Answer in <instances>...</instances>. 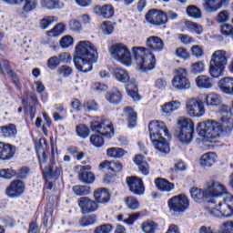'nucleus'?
I'll return each instance as SVG.
<instances>
[{"label": "nucleus", "mask_w": 233, "mask_h": 233, "mask_svg": "<svg viewBox=\"0 0 233 233\" xmlns=\"http://www.w3.org/2000/svg\"><path fill=\"white\" fill-rule=\"evenodd\" d=\"M190 194L194 201H201L203 198H213L205 207L206 212L213 218H232L233 196L228 193L227 187L219 181H208L204 190L192 187Z\"/></svg>", "instance_id": "obj_1"}, {"label": "nucleus", "mask_w": 233, "mask_h": 233, "mask_svg": "<svg viewBox=\"0 0 233 233\" xmlns=\"http://www.w3.org/2000/svg\"><path fill=\"white\" fill-rule=\"evenodd\" d=\"M146 46H134L131 49L132 56L137 63V69L139 72H150L156 68V56L150 53L163 52L165 42L159 36H149L146 41Z\"/></svg>", "instance_id": "obj_2"}, {"label": "nucleus", "mask_w": 233, "mask_h": 233, "mask_svg": "<svg viewBox=\"0 0 233 233\" xmlns=\"http://www.w3.org/2000/svg\"><path fill=\"white\" fill-rule=\"evenodd\" d=\"M74 64L79 72H90L97 61V47L88 40L78 42L75 47Z\"/></svg>", "instance_id": "obj_3"}, {"label": "nucleus", "mask_w": 233, "mask_h": 233, "mask_svg": "<svg viewBox=\"0 0 233 233\" xmlns=\"http://www.w3.org/2000/svg\"><path fill=\"white\" fill-rule=\"evenodd\" d=\"M148 130L151 142L156 150H158V152H163L164 154H168V152H170V146L162 135L163 132L164 136L170 137L167 125H165L162 121H154L149 123Z\"/></svg>", "instance_id": "obj_4"}, {"label": "nucleus", "mask_w": 233, "mask_h": 233, "mask_svg": "<svg viewBox=\"0 0 233 233\" xmlns=\"http://www.w3.org/2000/svg\"><path fill=\"white\" fill-rule=\"evenodd\" d=\"M90 128L92 132H97V134L102 135L95 134L90 137L91 145L96 148H101L105 145L103 136H107L108 137L114 136V127H112V122L109 120H93L90 124Z\"/></svg>", "instance_id": "obj_5"}, {"label": "nucleus", "mask_w": 233, "mask_h": 233, "mask_svg": "<svg viewBox=\"0 0 233 233\" xmlns=\"http://www.w3.org/2000/svg\"><path fill=\"white\" fill-rule=\"evenodd\" d=\"M197 132L200 137L212 143L213 139H218L223 130V123L219 124L215 120L199 122L197 126Z\"/></svg>", "instance_id": "obj_6"}, {"label": "nucleus", "mask_w": 233, "mask_h": 233, "mask_svg": "<svg viewBox=\"0 0 233 233\" xmlns=\"http://www.w3.org/2000/svg\"><path fill=\"white\" fill-rule=\"evenodd\" d=\"M228 63V55L225 50L215 51L209 62V75L218 79L225 74V66Z\"/></svg>", "instance_id": "obj_7"}, {"label": "nucleus", "mask_w": 233, "mask_h": 233, "mask_svg": "<svg viewBox=\"0 0 233 233\" xmlns=\"http://www.w3.org/2000/svg\"><path fill=\"white\" fill-rule=\"evenodd\" d=\"M175 136L180 143H185L186 145L191 143L192 137H194V121L188 117L178 118Z\"/></svg>", "instance_id": "obj_8"}, {"label": "nucleus", "mask_w": 233, "mask_h": 233, "mask_svg": "<svg viewBox=\"0 0 233 233\" xmlns=\"http://www.w3.org/2000/svg\"><path fill=\"white\" fill-rule=\"evenodd\" d=\"M109 55L116 61H119L122 65L126 66H130L132 65V54L128 46L123 43H116L109 46Z\"/></svg>", "instance_id": "obj_9"}, {"label": "nucleus", "mask_w": 233, "mask_h": 233, "mask_svg": "<svg viewBox=\"0 0 233 233\" xmlns=\"http://www.w3.org/2000/svg\"><path fill=\"white\" fill-rule=\"evenodd\" d=\"M171 83L176 90H190L191 84L188 78V71L183 67L176 69Z\"/></svg>", "instance_id": "obj_10"}, {"label": "nucleus", "mask_w": 233, "mask_h": 233, "mask_svg": "<svg viewBox=\"0 0 233 233\" xmlns=\"http://www.w3.org/2000/svg\"><path fill=\"white\" fill-rule=\"evenodd\" d=\"M186 112L190 117H203L205 116V105L203 100L192 97L186 102Z\"/></svg>", "instance_id": "obj_11"}, {"label": "nucleus", "mask_w": 233, "mask_h": 233, "mask_svg": "<svg viewBox=\"0 0 233 233\" xmlns=\"http://www.w3.org/2000/svg\"><path fill=\"white\" fill-rule=\"evenodd\" d=\"M167 205L170 212L179 214L181 212H185V210L190 207V202L188 201V198L187 196L180 194L171 198L168 200Z\"/></svg>", "instance_id": "obj_12"}, {"label": "nucleus", "mask_w": 233, "mask_h": 233, "mask_svg": "<svg viewBox=\"0 0 233 233\" xmlns=\"http://www.w3.org/2000/svg\"><path fill=\"white\" fill-rule=\"evenodd\" d=\"M220 113L222 114L220 121L222 123L224 134H230L233 130V118L230 108L228 106L223 105L220 107Z\"/></svg>", "instance_id": "obj_13"}, {"label": "nucleus", "mask_w": 233, "mask_h": 233, "mask_svg": "<svg viewBox=\"0 0 233 233\" xmlns=\"http://www.w3.org/2000/svg\"><path fill=\"white\" fill-rule=\"evenodd\" d=\"M61 176V167L56 166V162H52L48 167L44 170V177L46 179V187L52 189V182L50 179H57Z\"/></svg>", "instance_id": "obj_14"}, {"label": "nucleus", "mask_w": 233, "mask_h": 233, "mask_svg": "<svg viewBox=\"0 0 233 233\" xmlns=\"http://www.w3.org/2000/svg\"><path fill=\"white\" fill-rule=\"evenodd\" d=\"M77 203L82 214H92V212H96L99 208L97 202L88 197L78 198Z\"/></svg>", "instance_id": "obj_15"}, {"label": "nucleus", "mask_w": 233, "mask_h": 233, "mask_svg": "<svg viewBox=\"0 0 233 233\" xmlns=\"http://www.w3.org/2000/svg\"><path fill=\"white\" fill-rule=\"evenodd\" d=\"M127 183L128 185L130 192H132L136 196H143L145 192L143 179L137 177H127Z\"/></svg>", "instance_id": "obj_16"}, {"label": "nucleus", "mask_w": 233, "mask_h": 233, "mask_svg": "<svg viewBox=\"0 0 233 233\" xmlns=\"http://www.w3.org/2000/svg\"><path fill=\"white\" fill-rule=\"evenodd\" d=\"M76 170H79L78 178L82 183H86V185H92L94 181H96V177L94 173L86 170H92V166H76Z\"/></svg>", "instance_id": "obj_17"}, {"label": "nucleus", "mask_w": 233, "mask_h": 233, "mask_svg": "<svg viewBox=\"0 0 233 233\" xmlns=\"http://www.w3.org/2000/svg\"><path fill=\"white\" fill-rule=\"evenodd\" d=\"M203 7L206 12L212 14L221 10L224 6H227L230 0H204Z\"/></svg>", "instance_id": "obj_18"}, {"label": "nucleus", "mask_w": 233, "mask_h": 233, "mask_svg": "<svg viewBox=\"0 0 233 233\" xmlns=\"http://www.w3.org/2000/svg\"><path fill=\"white\" fill-rule=\"evenodd\" d=\"M23 192H25V183L21 180L11 182L10 186L5 190V194L8 198H19Z\"/></svg>", "instance_id": "obj_19"}, {"label": "nucleus", "mask_w": 233, "mask_h": 233, "mask_svg": "<svg viewBox=\"0 0 233 233\" xmlns=\"http://www.w3.org/2000/svg\"><path fill=\"white\" fill-rule=\"evenodd\" d=\"M15 156V147L11 144L0 142V159L8 161Z\"/></svg>", "instance_id": "obj_20"}, {"label": "nucleus", "mask_w": 233, "mask_h": 233, "mask_svg": "<svg viewBox=\"0 0 233 233\" xmlns=\"http://www.w3.org/2000/svg\"><path fill=\"white\" fill-rule=\"evenodd\" d=\"M37 8V1L35 0H24V5L22 8L16 10L17 15L22 17L23 19H26V14H30V12H34Z\"/></svg>", "instance_id": "obj_21"}, {"label": "nucleus", "mask_w": 233, "mask_h": 233, "mask_svg": "<svg viewBox=\"0 0 233 233\" xmlns=\"http://www.w3.org/2000/svg\"><path fill=\"white\" fill-rule=\"evenodd\" d=\"M113 76L119 83H124L125 85H129L132 79L130 78V75H128V71L123 69L121 67H115L113 69Z\"/></svg>", "instance_id": "obj_22"}, {"label": "nucleus", "mask_w": 233, "mask_h": 233, "mask_svg": "<svg viewBox=\"0 0 233 233\" xmlns=\"http://www.w3.org/2000/svg\"><path fill=\"white\" fill-rule=\"evenodd\" d=\"M94 13L96 14V15L105 17L106 19H110V17L114 16V7L112 5H105L104 6L96 5L94 7Z\"/></svg>", "instance_id": "obj_23"}, {"label": "nucleus", "mask_w": 233, "mask_h": 233, "mask_svg": "<svg viewBox=\"0 0 233 233\" xmlns=\"http://www.w3.org/2000/svg\"><path fill=\"white\" fill-rule=\"evenodd\" d=\"M4 70H5V72H7V76H9V77H12L15 85H16L17 88H19V90H21V84H19V79L17 78L15 74H14V71H12V69H10V65H8V62L5 59H0L1 74H5Z\"/></svg>", "instance_id": "obj_24"}, {"label": "nucleus", "mask_w": 233, "mask_h": 233, "mask_svg": "<svg viewBox=\"0 0 233 233\" xmlns=\"http://www.w3.org/2000/svg\"><path fill=\"white\" fill-rule=\"evenodd\" d=\"M100 170H103L105 168H107L112 172V174H117V172H121L123 170V164H121L119 161H108L106 160L99 165Z\"/></svg>", "instance_id": "obj_25"}, {"label": "nucleus", "mask_w": 233, "mask_h": 233, "mask_svg": "<svg viewBox=\"0 0 233 233\" xmlns=\"http://www.w3.org/2000/svg\"><path fill=\"white\" fill-rule=\"evenodd\" d=\"M134 163L137 165L139 172H141L143 176H148V174H150V166L143 155H137L134 158Z\"/></svg>", "instance_id": "obj_26"}, {"label": "nucleus", "mask_w": 233, "mask_h": 233, "mask_svg": "<svg viewBox=\"0 0 233 233\" xmlns=\"http://www.w3.org/2000/svg\"><path fill=\"white\" fill-rule=\"evenodd\" d=\"M196 85L198 88H202L204 90H210L214 86V81L208 76L200 75L196 78Z\"/></svg>", "instance_id": "obj_27"}, {"label": "nucleus", "mask_w": 233, "mask_h": 233, "mask_svg": "<svg viewBox=\"0 0 233 233\" xmlns=\"http://www.w3.org/2000/svg\"><path fill=\"white\" fill-rule=\"evenodd\" d=\"M218 156L214 152H208L201 156L200 157V167L202 168H210L214 163H216Z\"/></svg>", "instance_id": "obj_28"}, {"label": "nucleus", "mask_w": 233, "mask_h": 233, "mask_svg": "<svg viewBox=\"0 0 233 233\" xmlns=\"http://www.w3.org/2000/svg\"><path fill=\"white\" fill-rule=\"evenodd\" d=\"M218 88L224 94H233V78L226 76L218 81Z\"/></svg>", "instance_id": "obj_29"}, {"label": "nucleus", "mask_w": 233, "mask_h": 233, "mask_svg": "<svg viewBox=\"0 0 233 233\" xmlns=\"http://www.w3.org/2000/svg\"><path fill=\"white\" fill-rule=\"evenodd\" d=\"M94 198L98 203H108V201H110V193L108 189L100 187L95 190Z\"/></svg>", "instance_id": "obj_30"}, {"label": "nucleus", "mask_w": 233, "mask_h": 233, "mask_svg": "<svg viewBox=\"0 0 233 233\" xmlns=\"http://www.w3.org/2000/svg\"><path fill=\"white\" fill-rule=\"evenodd\" d=\"M181 106V102L179 101H171L164 104L161 106V111L164 116H170L172 112H176V110H179Z\"/></svg>", "instance_id": "obj_31"}, {"label": "nucleus", "mask_w": 233, "mask_h": 233, "mask_svg": "<svg viewBox=\"0 0 233 233\" xmlns=\"http://www.w3.org/2000/svg\"><path fill=\"white\" fill-rule=\"evenodd\" d=\"M106 99L111 105H119L123 101V95L119 90L109 91L106 95Z\"/></svg>", "instance_id": "obj_32"}, {"label": "nucleus", "mask_w": 233, "mask_h": 233, "mask_svg": "<svg viewBox=\"0 0 233 233\" xmlns=\"http://www.w3.org/2000/svg\"><path fill=\"white\" fill-rule=\"evenodd\" d=\"M155 185L158 190H161L162 192H170L171 190H174V183L168 182L165 178H157L155 180Z\"/></svg>", "instance_id": "obj_33"}, {"label": "nucleus", "mask_w": 233, "mask_h": 233, "mask_svg": "<svg viewBox=\"0 0 233 233\" xmlns=\"http://www.w3.org/2000/svg\"><path fill=\"white\" fill-rule=\"evenodd\" d=\"M40 5L47 10H59L65 6L59 0H41Z\"/></svg>", "instance_id": "obj_34"}, {"label": "nucleus", "mask_w": 233, "mask_h": 233, "mask_svg": "<svg viewBox=\"0 0 233 233\" xmlns=\"http://www.w3.org/2000/svg\"><path fill=\"white\" fill-rule=\"evenodd\" d=\"M0 132L3 137H15V136H17V127H15L14 124H9L1 127Z\"/></svg>", "instance_id": "obj_35"}, {"label": "nucleus", "mask_w": 233, "mask_h": 233, "mask_svg": "<svg viewBox=\"0 0 233 233\" xmlns=\"http://www.w3.org/2000/svg\"><path fill=\"white\" fill-rule=\"evenodd\" d=\"M207 106H219L222 102L221 96L217 93H209L206 96Z\"/></svg>", "instance_id": "obj_36"}, {"label": "nucleus", "mask_w": 233, "mask_h": 233, "mask_svg": "<svg viewBox=\"0 0 233 233\" xmlns=\"http://www.w3.org/2000/svg\"><path fill=\"white\" fill-rule=\"evenodd\" d=\"M125 115L127 116L128 127L129 128H134L137 125V113L134 111V109L130 106L124 108Z\"/></svg>", "instance_id": "obj_37"}, {"label": "nucleus", "mask_w": 233, "mask_h": 233, "mask_svg": "<svg viewBox=\"0 0 233 233\" xmlns=\"http://www.w3.org/2000/svg\"><path fill=\"white\" fill-rule=\"evenodd\" d=\"M126 90L132 97L133 101H139L141 97L139 96V94H137V86L136 85V80H130V83L127 85Z\"/></svg>", "instance_id": "obj_38"}, {"label": "nucleus", "mask_w": 233, "mask_h": 233, "mask_svg": "<svg viewBox=\"0 0 233 233\" xmlns=\"http://www.w3.org/2000/svg\"><path fill=\"white\" fill-rule=\"evenodd\" d=\"M127 152L120 147H110L106 150L107 157H113V159H121V157L127 156Z\"/></svg>", "instance_id": "obj_39"}, {"label": "nucleus", "mask_w": 233, "mask_h": 233, "mask_svg": "<svg viewBox=\"0 0 233 233\" xmlns=\"http://www.w3.org/2000/svg\"><path fill=\"white\" fill-rule=\"evenodd\" d=\"M36 154L38 156V160L40 163L41 168H43V165L46 163V152H45V148L43 147V140L40 139L36 146Z\"/></svg>", "instance_id": "obj_40"}, {"label": "nucleus", "mask_w": 233, "mask_h": 233, "mask_svg": "<svg viewBox=\"0 0 233 233\" xmlns=\"http://www.w3.org/2000/svg\"><path fill=\"white\" fill-rule=\"evenodd\" d=\"M185 26L187 29L189 30V32H193L194 34H197V35H201L203 34V25L194 23L192 21H186Z\"/></svg>", "instance_id": "obj_41"}, {"label": "nucleus", "mask_w": 233, "mask_h": 233, "mask_svg": "<svg viewBox=\"0 0 233 233\" xmlns=\"http://www.w3.org/2000/svg\"><path fill=\"white\" fill-rule=\"evenodd\" d=\"M61 34H65V24L63 23L57 24L53 29L47 32L49 37H57Z\"/></svg>", "instance_id": "obj_42"}, {"label": "nucleus", "mask_w": 233, "mask_h": 233, "mask_svg": "<svg viewBox=\"0 0 233 233\" xmlns=\"http://www.w3.org/2000/svg\"><path fill=\"white\" fill-rule=\"evenodd\" d=\"M73 192L76 196H88L90 194V187L76 185L73 187Z\"/></svg>", "instance_id": "obj_43"}, {"label": "nucleus", "mask_w": 233, "mask_h": 233, "mask_svg": "<svg viewBox=\"0 0 233 233\" xmlns=\"http://www.w3.org/2000/svg\"><path fill=\"white\" fill-rule=\"evenodd\" d=\"M142 230L145 233H156L157 224L154 221H145L142 223Z\"/></svg>", "instance_id": "obj_44"}, {"label": "nucleus", "mask_w": 233, "mask_h": 233, "mask_svg": "<svg viewBox=\"0 0 233 233\" xmlns=\"http://www.w3.org/2000/svg\"><path fill=\"white\" fill-rule=\"evenodd\" d=\"M187 14L189 17H193L194 19H201V10L196 5L187 7Z\"/></svg>", "instance_id": "obj_45"}, {"label": "nucleus", "mask_w": 233, "mask_h": 233, "mask_svg": "<svg viewBox=\"0 0 233 233\" xmlns=\"http://www.w3.org/2000/svg\"><path fill=\"white\" fill-rule=\"evenodd\" d=\"M125 203L127 207V208H130V210H137L139 208V200L134 197H127L125 200Z\"/></svg>", "instance_id": "obj_46"}, {"label": "nucleus", "mask_w": 233, "mask_h": 233, "mask_svg": "<svg viewBox=\"0 0 233 233\" xmlns=\"http://www.w3.org/2000/svg\"><path fill=\"white\" fill-rule=\"evenodd\" d=\"M52 23H57V17L56 16H46L40 21V28L42 30H46Z\"/></svg>", "instance_id": "obj_47"}, {"label": "nucleus", "mask_w": 233, "mask_h": 233, "mask_svg": "<svg viewBox=\"0 0 233 233\" xmlns=\"http://www.w3.org/2000/svg\"><path fill=\"white\" fill-rule=\"evenodd\" d=\"M96 221V216L89 215V216L83 217L79 220V225L80 227H90V225H95Z\"/></svg>", "instance_id": "obj_48"}, {"label": "nucleus", "mask_w": 233, "mask_h": 233, "mask_svg": "<svg viewBox=\"0 0 233 233\" xmlns=\"http://www.w3.org/2000/svg\"><path fill=\"white\" fill-rule=\"evenodd\" d=\"M157 9L149 10L146 15V21L150 25H156L157 19L159 16V15H157Z\"/></svg>", "instance_id": "obj_49"}, {"label": "nucleus", "mask_w": 233, "mask_h": 233, "mask_svg": "<svg viewBox=\"0 0 233 233\" xmlns=\"http://www.w3.org/2000/svg\"><path fill=\"white\" fill-rule=\"evenodd\" d=\"M76 132L78 137H82V139H86L90 130L85 125H78L76 127Z\"/></svg>", "instance_id": "obj_50"}, {"label": "nucleus", "mask_w": 233, "mask_h": 233, "mask_svg": "<svg viewBox=\"0 0 233 233\" xmlns=\"http://www.w3.org/2000/svg\"><path fill=\"white\" fill-rule=\"evenodd\" d=\"M60 46L61 48H70V46H74V38L71 35H65L60 39Z\"/></svg>", "instance_id": "obj_51"}, {"label": "nucleus", "mask_w": 233, "mask_h": 233, "mask_svg": "<svg viewBox=\"0 0 233 233\" xmlns=\"http://www.w3.org/2000/svg\"><path fill=\"white\" fill-rule=\"evenodd\" d=\"M205 70V62L198 61L191 65L192 74H201Z\"/></svg>", "instance_id": "obj_52"}, {"label": "nucleus", "mask_w": 233, "mask_h": 233, "mask_svg": "<svg viewBox=\"0 0 233 233\" xmlns=\"http://www.w3.org/2000/svg\"><path fill=\"white\" fill-rule=\"evenodd\" d=\"M230 19V13L228 10L220 11L217 15V23H228Z\"/></svg>", "instance_id": "obj_53"}, {"label": "nucleus", "mask_w": 233, "mask_h": 233, "mask_svg": "<svg viewBox=\"0 0 233 233\" xmlns=\"http://www.w3.org/2000/svg\"><path fill=\"white\" fill-rule=\"evenodd\" d=\"M157 15H158V17H157V22L155 25H157L158 26H161V25H167V22L168 21V16L165 12L158 10Z\"/></svg>", "instance_id": "obj_54"}, {"label": "nucleus", "mask_w": 233, "mask_h": 233, "mask_svg": "<svg viewBox=\"0 0 233 233\" xmlns=\"http://www.w3.org/2000/svg\"><path fill=\"white\" fill-rule=\"evenodd\" d=\"M187 170V166L184 164L183 161H178L174 165V167L169 169V174H176L177 172H183Z\"/></svg>", "instance_id": "obj_55"}, {"label": "nucleus", "mask_w": 233, "mask_h": 233, "mask_svg": "<svg viewBox=\"0 0 233 233\" xmlns=\"http://www.w3.org/2000/svg\"><path fill=\"white\" fill-rule=\"evenodd\" d=\"M175 55L177 57H179L180 59H189L190 58V53L187 52L185 47H177L175 51Z\"/></svg>", "instance_id": "obj_56"}, {"label": "nucleus", "mask_w": 233, "mask_h": 233, "mask_svg": "<svg viewBox=\"0 0 233 233\" xmlns=\"http://www.w3.org/2000/svg\"><path fill=\"white\" fill-rule=\"evenodd\" d=\"M59 65L61 64L57 56H51L47 60V68H49L50 70H56V68H57Z\"/></svg>", "instance_id": "obj_57"}, {"label": "nucleus", "mask_w": 233, "mask_h": 233, "mask_svg": "<svg viewBox=\"0 0 233 233\" xmlns=\"http://www.w3.org/2000/svg\"><path fill=\"white\" fill-rule=\"evenodd\" d=\"M102 32L105 35H110L114 32V25L110 22H104L101 25Z\"/></svg>", "instance_id": "obj_58"}, {"label": "nucleus", "mask_w": 233, "mask_h": 233, "mask_svg": "<svg viewBox=\"0 0 233 233\" xmlns=\"http://www.w3.org/2000/svg\"><path fill=\"white\" fill-rule=\"evenodd\" d=\"M69 27H70V30H72V32H81V30H83L81 22L76 19H72L69 21Z\"/></svg>", "instance_id": "obj_59"}, {"label": "nucleus", "mask_w": 233, "mask_h": 233, "mask_svg": "<svg viewBox=\"0 0 233 233\" xmlns=\"http://www.w3.org/2000/svg\"><path fill=\"white\" fill-rule=\"evenodd\" d=\"M113 227L110 224H104L95 228L94 233H109L112 232Z\"/></svg>", "instance_id": "obj_60"}, {"label": "nucleus", "mask_w": 233, "mask_h": 233, "mask_svg": "<svg viewBox=\"0 0 233 233\" xmlns=\"http://www.w3.org/2000/svg\"><path fill=\"white\" fill-rule=\"evenodd\" d=\"M220 233H233V221H227L220 227Z\"/></svg>", "instance_id": "obj_61"}, {"label": "nucleus", "mask_w": 233, "mask_h": 233, "mask_svg": "<svg viewBox=\"0 0 233 233\" xmlns=\"http://www.w3.org/2000/svg\"><path fill=\"white\" fill-rule=\"evenodd\" d=\"M57 74L58 76H63V77H68V76H71L72 74V69L68 66H62L58 68Z\"/></svg>", "instance_id": "obj_62"}, {"label": "nucleus", "mask_w": 233, "mask_h": 233, "mask_svg": "<svg viewBox=\"0 0 233 233\" xmlns=\"http://www.w3.org/2000/svg\"><path fill=\"white\" fill-rule=\"evenodd\" d=\"M15 176V171L13 169H1L0 170V177H4L5 179H12Z\"/></svg>", "instance_id": "obj_63"}, {"label": "nucleus", "mask_w": 233, "mask_h": 233, "mask_svg": "<svg viewBox=\"0 0 233 233\" xmlns=\"http://www.w3.org/2000/svg\"><path fill=\"white\" fill-rule=\"evenodd\" d=\"M220 32L223 35H232L233 26L232 25L224 24L220 26Z\"/></svg>", "instance_id": "obj_64"}]
</instances>
